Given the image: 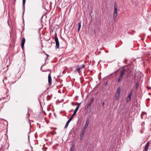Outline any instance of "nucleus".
<instances>
[{
    "label": "nucleus",
    "instance_id": "nucleus-1",
    "mask_svg": "<svg viewBox=\"0 0 151 151\" xmlns=\"http://www.w3.org/2000/svg\"><path fill=\"white\" fill-rule=\"evenodd\" d=\"M124 72L125 70L124 69L120 72V74L119 75V78L117 80L118 83H119L121 82L123 79Z\"/></svg>",
    "mask_w": 151,
    "mask_h": 151
},
{
    "label": "nucleus",
    "instance_id": "nucleus-2",
    "mask_svg": "<svg viewBox=\"0 0 151 151\" xmlns=\"http://www.w3.org/2000/svg\"><path fill=\"white\" fill-rule=\"evenodd\" d=\"M114 13L113 16L114 20L115 21L116 20V18L117 16V5L116 2L114 4Z\"/></svg>",
    "mask_w": 151,
    "mask_h": 151
},
{
    "label": "nucleus",
    "instance_id": "nucleus-3",
    "mask_svg": "<svg viewBox=\"0 0 151 151\" xmlns=\"http://www.w3.org/2000/svg\"><path fill=\"white\" fill-rule=\"evenodd\" d=\"M120 92H121L120 87V86H118L117 88V92H116V100H117L119 98Z\"/></svg>",
    "mask_w": 151,
    "mask_h": 151
},
{
    "label": "nucleus",
    "instance_id": "nucleus-4",
    "mask_svg": "<svg viewBox=\"0 0 151 151\" xmlns=\"http://www.w3.org/2000/svg\"><path fill=\"white\" fill-rule=\"evenodd\" d=\"M55 41L56 43L55 47L56 49H59V42L57 36L55 37Z\"/></svg>",
    "mask_w": 151,
    "mask_h": 151
},
{
    "label": "nucleus",
    "instance_id": "nucleus-5",
    "mask_svg": "<svg viewBox=\"0 0 151 151\" xmlns=\"http://www.w3.org/2000/svg\"><path fill=\"white\" fill-rule=\"evenodd\" d=\"M133 76V74L131 72H129L127 73V74L125 76V78L128 79L129 78H130L131 77Z\"/></svg>",
    "mask_w": 151,
    "mask_h": 151
},
{
    "label": "nucleus",
    "instance_id": "nucleus-6",
    "mask_svg": "<svg viewBox=\"0 0 151 151\" xmlns=\"http://www.w3.org/2000/svg\"><path fill=\"white\" fill-rule=\"evenodd\" d=\"M132 92H133V90H132V89L130 91V93H129V94L127 98V102H129L131 100V96H132Z\"/></svg>",
    "mask_w": 151,
    "mask_h": 151
},
{
    "label": "nucleus",
    "instance_id": "nucleus-7",
    "mask_svg": "<svg viewBox=\"0 0 151 151\" xmlns=\"http://www.w3.org/2000/svg\"><path fill=\"white\" fill-rule=\"evenodd\" d=\"M51 72L50 71V73H49L48 76V81L49 84L50 85L52 83V79L51 76Z\"/></svg>",
    "mask_w": 151,
    "mask_h": 151
},
{
    "label": "nucleus",
    "instance_id": "nucleus-8",
    "mask_svg": "<svg viewBox=\"0 0 151 151\" xmlns=\"http://www.w3.org/2000/svg\"><path fill=\"white\" fill-rule=\"evenodd\" d=\"M25 40L24 37L22 38V42L21 43V46L22 49H24V45L25 43Z\"/></svg>",
    "mask_w": 151,
    "mask_h": 151
},
{
    "label": "nucleus",
    "instance_id": "nucleus-9",
    "mask_svg": "<svg viewBox=\"0 0 151 151\" xmlns=\"http://www.w3.org/2000/svg\"><path fill=\"white\" fill-rule=\"evenodd\" d=\"M85 67L84 65L83 64L82 66H78L76 70H77L79 72L80 70L83 68H84Z\"/></svg>",
    "mask_w": 151,
    "mask_h": 151
},
{
    "label": "nucleus",
    "instance_id": "nucleus-10",
    "mask_svg": "<svg viewBox=\"0 0 151 151\" xmlns=\"http://www.w3.org/2000/svg\"><path fill=\"white\" fill-rule=\"evenodd\" d=\"M89 119H87L86 120V122L85 124L84 127L87 128V127H88V124H89Z\"/></svg>",
    "mask_w": 151,
    "mask_h": 151
},
{
    "label": "nucleus",
    "instance_id": "nucleus-11",
    "mask_svg": "<svg viewBox=\"0 0 151 151\" xmlns=\"http://www.w3.org/2000/svg\"><path fill=\"white\" fill-rule=\"evenodd\" d=\"M149 144L150 142H148L147 143L144 148V150L145 151H147L148 150Z\"/></svg>",
    "mask_w": 151,
    "mask_h": 151
},
{
    "label": "nucleus",
    "instance_id": "nucleus-12",
    "mask_svg": "<svg viewBox=\"0 0 151 151\" xmlns=\"http://www.w3.org/2000/svg\"><path fill=\"white\" fill-rule=\"evenodd\" d=\"M71 120H70V119H69L68 121L67 122H66L65 126V127H64V129H65L66 128H67L68 126V125L69 123L71 121Z\"/></svg>",
    "mask_w": 151,
    "mask_h": 151
},
{
    "label": "nucleus",
    "instance_id": "nucleus-13",
    "mask_svg": "<svg viewBox=\"0 0 151 151\" xmlns=\"http://www.w3.org/2000/svg\"><path fill=\"white\" fill-rule=\"evenodd\" d=\"M93 101V98H92L90 101V103L88 105V108H91V106L92 104V102Z\"/></svg>",
    "mask_w": 151,
    "mask_h": 151
},
{
    "label": "nucleus",
    "instance_id": "nucleus-14",
    "mask_svg": "<svg viewBox=\"0 0 151 151\" xmlns=\"http://www.w3.org/2000/svg\"><path fill=\"white\" fill-rule=\"evenodd\" d=\"M78 31L79 32L80 30V29L81 27V23L80 22H79L78 24Z\"/></svg>",
    "mask_w": 151,
    "mask_h": 151
},
{
    "label": "nucleus",
    "instance_id": "nucleus-15",
    "mask_svg": "<svg viewBox=\"0 0 151 151\" xmlns=\"http://www.w3.org/2000/svg\"><path fill=\"white\" fill-rule=\"evenodd\" d=\"M76 113L75 112H74L73 114L71 116L70 118L69 119L71 120L73 119V117L76 115Z\"/></svg>",
    "mask_w": 151,
    "mask_h": 151
},
{
    "label": "nucleus",
    "instance_id": "nucleus-16",
    "mask_svg": "<svg viewBox=\"0 0 151 151\" xmlns=\"http://www.w3.org/2000/svg\"><path fill=\"white\" fill-rule=\"evenodd\" d=\"M79 108V106H77V107H76V109L74 110V112L75 113H76L77 111H78V110Z\"/></svg>",
    "mask_w": 151,
    "mask_h": 151
},
{
    "label": "nucleus",
    "instance_id": "nucleus-17",
    "mask_svg": "<svg viewBox=\"0 0 151 151\" xmlns=\"http://www.w3.org/2000/svg\"><path fill=\"white\" fill-rule=\"evenodd\" d=\"M26 0H22V4L23 8H25V2Z\"/></svg>",
    "mask_w": 151,
    "mask_h": 151
},
{
    "label": "nucleus",
    "instance_id": "nucleus-18",
    "mask_svg": "<svg viewBox=\"0 0 151 151\" xmlns=\"http://www.w3.org/2000/svg\"><path fill=\"white\" fill-rule=\"evenodd\" d=\"M70 151H74V146L73 145L70 148Z\"/></svg>",
    "mask_w": 151,
    "mask_h": 151
},
{
    "label": "nucleus",
    "instance_id": "nucleus-19",
    "mask_svg": "<svg viewBox=\"0 0 151 151\" xmlns=\"http://www.w3.org/2000/svg\"><path fill=\"white\" fill-rule=\"evenodd\" d=\"M139 83H137L135 85V88L136 89H137L139 87Z\"/></svg>",
    "mask_w": 151,
    "mask_h": 151
},
{
    "label": "nucleus",
    "instance_id": "nucleus-20",
    "mask_svg": "<svg viewBox=\"0 0 151 151\" xmlns=\"http://www.w3.org/2000/svg\"><path fill=\"white\" fill-rule=\"evenodd\" d=\"M85 132H84V131H82L80 135H83L84 136V134L85 133Z\"/></svg>",
    "mask_w": 151,
    "mask_h": 151
},
{
    "label": "nucleus",
    "instance_id": "nucleus-21",
    "mask_svg": "<svg viewBox=\"0 0 151 151\" xmlns=\"http://www.w3.org/2000/svg\"><path fill=\"white\" fill-rule=\"evenodd\" d=\"M86 129H87L86 128L84 127L82 131H84V132H86Z\"/></svg>",
    "mask_w": 151,
    "mask_h": 151
},
{
    "label": "nucleus",
    "instance_id": "nucleus-22",
    "mask_svg": "<svg viewBox=\"0 0 151 151\" xmlns=\"http://www.w3.org/2000/svg\"><path fill=\"white\" fill-rule=\"evenodd\" d=\"M83 136L80 135V139L81 140H82L83 139Z\"/></svg>",
    "mask_w": 151,
    "mask_h": 151
},
{
    "label": "nucleus",
    "instance_id": "nucleus-23",
    "mask_svg": "<svg viewBox=\"0 0 151 151\" xmlns=\"http://www.w3.org/2000/svg\"><path fill=\"white\" fill-rule=\"evenodd\" d=\"M46 56H47V58H48V57L49 56V55H48V54Z\"/></svg>",
    "mask_w": 151,
    "mask_h": 151
},
{
    "label": "nucleus",
    "instance_id": "nucleus-24",
    "mask_svg": "<svg viewBox=\"0 0 151 151\" xmlns=\"http://www.w3.org/2000/svg\"><path fill=\"white\" fill-rule=\"evenodd\" d=\"M148 89H151V88L150 87H148Z\"/></svg>",
    "mask_w": 151,
    "mask_h": 151
},
{
    "label": "nucleus",
    "instance_id": "nucleus-25",
    "mask_svg": "<svg viewBox=\"0 0 151 151\" xmlns=\"http://www.w3.org/2000/svg\"><path fill=\"white\" fill-rule=\"evenodd\" d=\"M81 103H79L78 106H79V107L80 105L81 104Z\"/></svg>",
    "mask_w": 151,
    "mask_h": 151
},
{
    "label": "nucleus",
    "instance_id": "nucleus-26",
    "mask_svg": "<svg viewBox=\"0 0 151 151\" xmlns=\"http://www.w3.org/2000/svg\"><path fill=\"white\" fill-rule=\"evenodd\" d=\"M104 102H103V105H104Z\"/></svg>",
    "mask_w": 151,
    "mask_h": 151
},
{
    "label": "nucleus",
    "instance_id": "nucleus-27",
    "mask_svg": "<svg viewBox=\"0 0 151 151\" xmlns=\"http://www.w3.org/2000/svg\"><path fill=\"white\" fill-rule=\"evenodd\" d=\"M45 52V55H47V54L46 53H45V52Z\"/></svg>",
    "mask_w": 151,
    "mask_h": 151
},
{
    "label": "nucleus",
    "instance_id": "nucleus-28",
    "mask_svg": "<svg viewBox=\"0 0 151 151\" xmlns=\"http://www.w3.org/2000/svg\"><path fill=\"white\" fill-rule=\"evenodd\" d=\"M28 116H29V115H30L28 113Z\"/></svg>",
    "mask_w": 151,
    "mask_h": 151
},
{
    "label": "nucleus",
    "instance_id": "nucleus-29",
    "mask_svg": "<svg viewBox=\"0 0 151 151\" xmlns=\"http://www.w3.org/2000/svg\"><path fill=\"white\" fill-rule=\"evenodd\" d=\"M50 97V96H49V95L47 96V97Z\"/></svg>",
    "mask_w": 151,
    "mask_h": 151
},
{
    "label": "nucleus",
    "instance_id": "nucleus-30",
    "mask_svg": "<svg viewBox=\"0 0 151 151\" xmlns=\"http://www.w3.org/2000/svg\"><path fill=\"white\" fill-rule=\"evenodd\" d=\"M6 80L7 79V78L6 77L5 78H4Z\"/></svg>",
    "mask_w": 151,
    "mask_h": 151
},
{
    "label": "nucleus",
    "instance_id": "nucleus-31",
    "mask_svg": "<svg viewBox=\"0 0 151 151\" xmlns=\"http://www.w3.org/2000/svg\"><path fill=\"white\" fill-rule=\"evenodd\" d=\"M14 1L15 2H16V0H14Z\"/></svg>",
    "mask_w": 151,
    "mask_h": 151
},
{
    "label": "nucleus",
    "instance_id": "nucleus-32",
    "mask_svg": "<svg viewBox=\"0 0 151 151\" xmlns=\"http://www.w3.org/2000/svg\"><path fill=\"white\" fill-rule=\"evenodd\" d=\"M55 36H56V35H57V34H56V33H55Z\"/></svg>",
    "mask_w": 151,
    "mask_h": 151
}]
</instances>
